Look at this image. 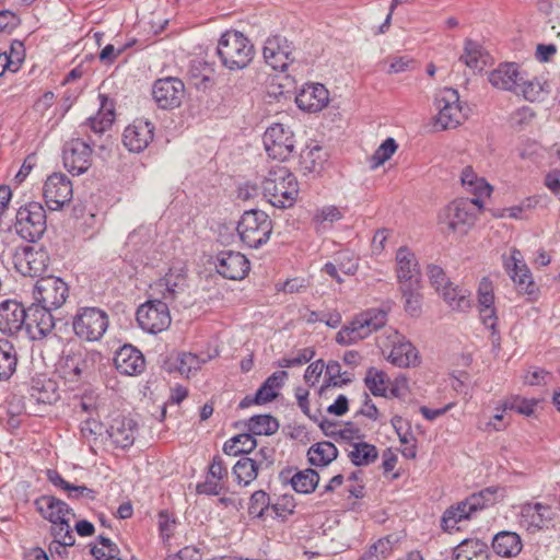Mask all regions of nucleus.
Returning <instances> with one entry per match:
<instances>
[{"mask_svg": "<svg viewBox=\"0 0 560 560\" xmlns=\"http://www.w3.org/2000/svg\"><path fill=\"white\" fill-rule=\"evenodd\" d=\"M295 508L294 499L291 495L284 494L278 499L276 503H272L271 511L280 517H285L288 514H292Z\"/></svg>", "mask_w": 560, "mask_h": 560, "instance_id": "nucleus-64", "label": "nucleus"}, {"mask_svg": "<svg viewBox=\"0 0 560 560\" xmlns=\"http://www.w3.org/2000/svg\"><path fill=\"white\" fill-rule=\"evenodd\" d=\"M324 159L322 156V148L315 145L306 149L301 153L302 167L310 173H318L323 167Z\"/></svg>", "mask_w": 560, "mask_h": 560, "instance_id": "nucleus-52", "label": "nucleus"}, {"mask_svg": "<svg viewBox=\"0 0 560 560\" xmlns=\"http://www.w3.org/2000/svg\"><path fill=\"white\" fill-rule=\"evenodd\" d=\"M396 275L399 285L421 283V271L415 253L401 246L396 253Z\"/></svg>", "mask_w": 560, "mask_h": 560, "instance_id": "nucleus-23", "label": "nucleus"}, {"mask_svg": "<svg viewBox=\"0 0 560 560\" xmlns=\"http://www.w3.org/2000/svg\"><path fill=\"white\" fill-rule=\"evenodd\" d=\"M256 446L257 441L250 433H242L228 440L223 445V452L229 456L247 455L252 453Z\"/></svg>", "mask_w": 560, "mask_h": 560, "instance_id": "nucleus-40", "label": "nucleus"}, {"mask_svg": "<svg viewBox=\"0 0 560 560\" xmlns=\"http://www.w3.org/2000/svg\"><path fill=\"white\" fill-rule=\"evenodd\" d=\"M343 218V212L336 206H324L320 209H317L313 221L317 225V230L326 229L330 226L332 223L341 220Z\"/></svg>", "mask_w": 560, "mask_h": 560, "instance_id": "nucleus-50", "label": "nucleus"}, {"mask_svg": "<svg viewBox=\"0 0 560 560\" xmlns=\"http://www.w3.org/2000/svg\"><path fill=\"white\" fill-rule=\"evenodd\" d=\"M335 261L338 262L340 271L345 275H354L358 270L357 259L348 252L339 253L335 258Z\"/></svg>", "mask_w": 560, "mask_h": 560, "instance_id": "nucleus-63", "label": "nucleus"}, {"mask_svg": "<svg viewBox=\"0 0 560 560\" xmlns=\"http://www.w3.org/2000/svg\"><path fill=\"white\" fill-rule=\"evenodd\" d=\"M491 547L499 557L515 558L523 549V540L515 532L501 530L492 537Z\"/></svg>", "mask_w": 560, "mask_h": 560, "instance_id": "nucleus-31", "label": "nucleus"}, {"mask_svg": "<svg viewBox=\"0 0 560 560\" xmlns=\"http://www.w3.org/2000/svg\"><path fill=\"white\" fill-rule=\"evenodd\" d=\"M264 197L270 205L279 209L291 208L299 195V183L295 175L285 166L275 165L261 182Z\"/></svg>", "mask_w": 560, "mask_h": 560, "instance_id": "nucleus-1", "label": "nucleus"}, {"mask_svg": "<svg viewBox=\"0 0 560 560\" xmlns=\"http://www.w3.org/2000/svg\"><path fill=\"white\" fill-rule=\"evenodd\" d=\"M523 80L516 63L500 65L489 74V82L498 89L518 93L517 85Z\"/></svg>", "mask_w": 560, "mask_h": 560, "instance_id": "nucleus-32", "label": "nucleus"}, {"mask_svg": "<svg viewBox=\"0 0 560 560\" xmlns=\"http://www.w3.org/2000/svg\"><path fill=\"white\" fill-rule=\"evenodd\" d=\"M52 311L37 303H33L27 308L24 329L32 340H42L52 331L55 328Z\"/></svg>", "mask_w": 560, "mask_h": 560, "instance_id": "nucleus-16", "label": "nucleus"}, {"mask_svg": "<svg viewBox=\"0 0 560 560\" xmlns=\"http://www.w3.org/2000/svg\"><path fill=\"white\" fill-rule=\"evenodd\" d=\"M33 298L37 304L58 310L69 298V287L59 277H40L34 287Z\"/></svg>", "mask_w": 560, "mask_h": 560, "instance_id": "nucleus-9", "label": "nucleus"}, {"mask_svg": "<svg viewBox=\"0 0 560 560\" xmlns=\"http://www.w3.org/2000/svg\"><path fill=\"white\" fill-rule=\"evenodd\" d=\"M114 364L120 374L136 375L144 370V357L131 345L120 347L114 357Z\"/></svg>", "mask_w": 560, "mask_h": 560, "instance_id": "nucleus-28", "label": "nucleus"}, {"mask_svg": "<svg viewBox=\"0 0 560 560\" xmlns=\"http://www.w3.org/2000/svg\"><path fill=\"white\" fill-rule=\"evenodd\" d=\"M364 384L374 396L388 397V375L376 368H370L364 377Z\"/></svg>", "mask_w": 560, "mask_h": 560, "instance_id": "nucleus-42", "label": "nucleus"}, {"mask_svg": "<svg viewBox=\"0 0 560 560\" xmlns=\"http://www.w3.org/2000/svg\"><path fill=\"white\" fill-rule=\"evenodd\" d=\"M27 308L15 300L0 303V331L4 335H16L24 329Z\"/></svg>", "mask_w": 560, "mask_h": 560, "instance_id": "nucleus-22", "label": "nucleus"}, {"mask_svg": "<svg viewBox=\"0 0 560 560\" xmlns=\"http://www.w3.org/2000/svg\"><path fill=\"white\" fill-rule=\"evenodd\" d=\"M113 121L114 113L112 110L97 114L95 117H90L79 126V133L85 136V141L96 147V137L101 138L112 127Z\"/></svg>", "mask_w": 560, "mask_h": 560, "instance_id": "nucleus-33", "label": "nucleus"}, {"mask_svg": "<svg viewBox=\"0 0 560 560\" xmlns=\"http://www.w3.org/2000/svg\"><path fill=\"white\" fill-rule=\"evenodd\" d=\"M389 306L369 308L357 315L352 322L337 332L336 341L348 346L369 337L373 331L384 327L387 323Z\"/></svg>", "mask_w": 560, "mask_h": 560, "instance_id": "nucleus-3", "label": "nucleus"}, {"mask_svg": "<svg viewBox=\"0 0 560 560\" xmlns=\"http://www.w3.org/2000/svg\"><path fill=\"white\" fill-rule=\"evenodd\" d=\"M504 267L520 292L526 294H533L535 292L533 277L528 267L523 262L520 250H512L511 256L504 259Z\"/></svg>", "mask_w": 560, "mask_h": 560, "instance_id": "nucleus-26", "label": "nucleus"}, {"mask_svg": "<svg viewBox=\"0 0 560 560\" xmlns=\"http://www.w3.org/2000/svg\"><path fill=\"white\" fill-rule=\"evenodd\" d=\"M389 541L386 539H380L373 544L368 551H365L360 560H383L388 551Z\"/></svg>", "mask_w": 560, "mask_h": 560, "instance_id": "nucleus-61", "label": "nucleus"}, {"mask_svg": "<svg viewBox=\"0 0 560 560\" xmlns=\"http://www.w3.org/2000/svg\"><path fill=\"white\" fill-rule=\"evenodd\" d=\"M387 341L386 347H390V350L386 358L393 365L404 369L419 365L418 350L405 336L392 330Z\"/></svg>", "mask_w": 560, "mask_h": 560, "instance_id": "nucleus-15", "label": "nucleus"}, {"mask_svg": "<svg viewBox=\"0 0 560 560\" xmlns=\"http://www.w3.org/2000/svg\"><path fill=\"white\" fill-rule=\"evenodd\" d=\"M314 357V351L310 348H305L300 350L296 355L291 358H283L279 362V366L281 368H293L301 366L310 362Z\"/></svg>", "mask_w": 560, "mask_h": 560, "instance_id": "nucleus-60", "label": "nucleus"}, {"mask_svg": "<svg viewBox=\"0 0 560 560\" xmlns=\"http://www.w3.org/2000/svg\"><path fill=\"white\" fill-rule=\"evenodd\" d=\"M272 220L261 210L245 211L237 224L241 241L250 248L265 245L272 233Z\"/></svg>", "mask_w": 560, "mask_h": 560, "instance_id": "nucleus-5", "label": "nucleus"}, {"mask_svg": "<svg viewBox=\"0 0 560 560\" xmlns=\"http://www.w3.org/2000/svg\"><path fill=\"white\" fill-rule=\"evenodd\" d=\"M154 125L148 119H136L122 135L126 148L131 152L143 151L153 140Z\"/></svg>", "mask_w": 560, "mask_h": 560, "instance_id": "nucleus-24", "label": "nucleus"}, {"mask_svg": "<svg viewBox=\"0 0 560 560\" xmlns=\"http://www.w3.org/2000/svg\"><path fill=\"white\" fill-rule=\"evenodd\" d=\"M444 301L456 311L464 312L470 307V292L450 282L441 291Z\"/></svg>", "mask_w": 560, "mask_h": 560, "instance_id": "nucleus-41", "label": "nucleus"}, {"mask_svg": "<svg viewBox=\"0 0 560 560\" xmlns=\"http://www.w3.org/2000/svg\"><path fill=\"white\" fill-rule=\"evenodd\" d=\"M224 489V483L221 480L213 479L208 474L206 480L196 486V492L206 495H219Z\"/></svg>", "mask_w": 560, "mask_h": 560, "instance_id": "nucleus-59", "label": "nucleus"}, {"mask_svg": "<svg viewBox=\"0 0 560 560\" xmlns=\"http://www.w3.org/2000/svg\"><path fill=\"white\" fill-rule=\"evenodd\" d=\"M137 433V422L127 417H116L112 420L107 434L113 444L122 450L130 447Z\"/></svg>", "mask_w": 560, "mask_h": 560, "instance_id": "nucleus-30", "label": "nucleus"}, {"mask_svg": "<svg viewBox=\"0 0 560 560\" xmlns=\"http://www.w3.org/2000/svg\"><path fill=\"white\" fill-rule=\"evenodd\" d=\"M217 55L226 69L243 70L253 61L255 47L243 33L229 30L221 35L218 42Z\"/></svg>", "mask_w": 560, "mask_h": 560, "instance_id": "nucleus-2", "label": "nucleus"}, {"mask_svg": "<svg viewBox=\"0 0 560 560\" xmlns=\"http://www.w3.org/2000/svg\"><path fill=\"white\" fill-rule=\"evenodd\" d=\"M45 202L50 210L60 209L72 197V184L62 173H54L46 179L43 188Z\"/></svg>", "mask_w": 560, "mask_h": 560, "instance_id": "nucleus-18", "label": "nucleus"}, {"mask_svg": "<svg viewBox=\"0 0 560 560\" xmlns=\"http://www.w3.org/2000/svg\"><path fill=\"white\" fill-rule=\"evenodd\" d=\"M517 89V94H522L524 98L529 102L538 101L544 94H548L550 92L547 81H541L537 78L528 81H520Z\"/></svg>", "mask_w": 560, "mask_h": 560, "instance_id": "nucleus-48", "label": "nucleus"}, {"mask_svg": "<svg viewBox=\"0 0 560 560\" xmlns=\"http://www.w3.org/2000/svg\"><path fill=\"white\" fill-rule=\"evenodd\" d=\"M428 277L436 291H442L450 283L444 270L436 265L428 266Z\"/></svg>", "mask_w": 560, "mask_h": 560, "instance_id": "nucleus-62", "label": "nucleus"}, {"mask_svg": "<svg viewBox=\"0 0 560 560\" xmlns=\"http://www.w3.org/2000/svg\"><path fill=\"white\" fill-rule=\"evenodd\" d=\"M349 457L355 466H368L374 463L378 457L377 448L366 442H358L352 445L349 451Z\"/></svg>", "mask_w": 560, "mask_h": 560, "instance_id": "nucleus-46", "label": "nucleus"}, {"mask_svg": "<svg viewBox=\"0 0 560 560\" xmlns=\"http://www.w3.org/2000/svg\"><path fill=\"white\" fill-rule=\"evenodd\" d=\"M338 456V450L331 442L323 441L308 448V462L313 466H327Z\"/></svg>", "mask_w": 560, "mask_h": 560, "instance_id": "nucleus-37", "label": "nucleus"}, {"mask_svg": "<svg viewBox=\"0 0 560 560\" xmlns=\"http://www.w3.org/2000/svg\"><path fill=\"white\" fill-rule=\"evenodd\" d=\"M276 451L273 447L262 446L250 457L255 465L261 470L269 469L275 463Z\"/></svg>", "mask_w": 560, "mask_h": 560, "instance_id": "nucleus-58", "label": "nucleus"}, {"mask_svg": "<svg viewBox=\"0 0 560 560\" xmlns=\"http://www.w3.org/2000/svg\"><path fill=\"white\" fill-rule=\"evenodd\" d=\"M279 480L282 485L290 483L298 493L308 494L316 489L319 475L312 468L296 471L293 467H287L279 472Z\"/></svg>", "mask_w": 560, "mask_h": 560, "instance_id": "nucleus-25", "label": "nucleus"}, {"mask_svg": "<svg viewBox=\"0 0 560 560\" xmlns=\"http://www.w3.org/2000/svg\"><path fill=\"white\" fill-rule=\"evenodd\" d=\"M74 335L83 341H98L105 335L109 318L107 313L100 307H79L71 320Z\"/></svg>", "mask_w": 560, "mask_h": 560, "instance_id": "nucleus-4", "label": "nucleus"}, {"mask_svg": "<svg viewBox=\"0 0 560 560\" xmlns=\"http://www.w3.org/2000/svg\"><path fill=\"white\" fill-rule=\"evenodd\" d=\"M497 492L498 488L489 487L478 493H474L467 498L468 505L470 504V509H474L476 512L493 505L497 502Z\"/></svg>", "mask_w": 560, "mask_h": 560, "instance_id": "nucleus-55", "label": "nucleus"}, {"mask_svg": "<svg viewBox=\"0 0 560 560\" xmlns=\"http://www.w3.org/2000/svg\"><path fill=\"white\" fill-rule=\"evenodd\" d=\"M136 317L139 326L150 334L167 329L172 322L168 303L156 298L140 305Z\"/></svg>", "mask_w": 560, "mask_h": 560, "instance_id": "nucleus-10", "label": "nucleus"}, {"mask_svg": "<svg viewBox=\"0 0 560 560\" xmlns=\"http://www.w3.org/2000/svg\"><path fill=\"white\" fill-rule=\"evenodd\" d=\"M260 471L249 456H242L232 468L237 483L245 487L250 485Z\"/></svg>", "mask_w": 560, "mask_h": 560, "instance_id": "nucleus-44", "label": "nucleus"}, {"mask_svg": "<svg viewBox=\"0 0 560 560\" xmlns=\"http://www.w3.org/2000/svg\"><path fill=\"white\" fill-rule=\"evenodd\" d=\"M459 61L464 62L470 69L482 70L486 66V55L483 54L481 45L475 40L466 39L464 54L459 57Z\"/></svg>", "mask_w": 560, "mask_h": 560, "instance_id": "nucleus-43", "label": "nucleus"}, {"mask_svg": "<svg viewBox=\"0 0 560 560\" xmlns=\"http://www.w3.org/2000/svg\"><path fill=\"white\" fill-rule=\"evenodd\" d=\"M16 233L27 242L35 243L46 231V211L39 202H28L19 208L14 224Z\"/></svg>", "mask_w": 560, "mask_h": 560, "instance_id": "nucleus-8", "label": "nucleus"}, {"mask_svg": "<svg viewBox=\"0 0 560 560\" xmlns=\"http://www.w3.org/2000/svg\"><path fill=\"white\" fill-rule=\"evenodd\" d=\"M553 518L555 512L547 504L527 502L521 505L520 524L528 533L548 529L552 526Z\"/></svg>", "mask_w": 560, "mask_h": 560, "instance_id": "nucleus-17", "label": "nucleus"}, {"mask_svg": "<svg viewBox=\"0 0 560 560\" xmlns=\"http://www.w3.org/2000/svg\"><path fill=\"white\" fill-rule=\"evenodd\" d=\"M34 504L39 514L51 524L75 516L73 510L65 501L50 494L40 495L34 501Z\"/></svg>", "mask_w": 560, "mask_h": 560, "instance_id": "nucleus-27", "label": "nucleus"}, {"mask_svg": "<svg viewBox=\"0 0 560 560\" xmlns=\"http://www.w3.org/2000/svg\"><path fill=\"white\" fill-rule=\"evenodd\" d=\"M217 272L230 280H241L249 271V260L240 252L222 250L214 261Z\"/></svg>", "mask_w": 560, "mask_h": 560, "instance_id": "nucleus-20", "label": "nucleus"}, {"mask_svg": "<svg viewBox=\"0 0 560 560\" xmlns=\"http://www.w3.org/2000/svg\"><path fill=\"white\" fill-rule=\"evenodd\" d=\"M435 106L439 112L435 125L441 129L456 128L468 116L469 108L460 104L458 91L452 88H444L436 93Z\"/></svg>", "mask_w": 560, "mask_h": 560, "instance_id": "nucleus-7", "label": "nucleus"}, {"mask_svg": "<svg viewBox=\"0 0 560 560\" xmlns=\"http://www.w3.org/2000/svg\"><path fill=\"white\" fill-rule=\"evenodd\" d=\"M185 94L184 82L176 77H166L154 81L152 96L159 108L179 107Z\"/></svg>", "mask_w": 560, "mask_h": 560, "instance_id": "nucleus-14", "label": "nucleus"}, {"mask_svg": "<svg viewBox=\"0 0 560 560\" xmlns=\"http://www.w3.org/2000/svg\"><path fill=\"white\" fill-rule=\"evenodd\" d=\"M421 283L415 285H399V291L405 300V311L413 317H417L421 313L422 306V294L420 293Z\"/></svg>", "mask_w": 560, "mask_h": 560, "instance_id": "nucleus-45", "label": "nucleus"}, {"mask_svg": "<svg viewBox=\"0 0 560 560\" xmlns=\"http://www.w3.org/2000/svg\"><path fill=\"white\" fill-rule=\"evenodd\" d=\"M92 144L77 138L68 141L62 151V160L66 170L72 175L85 173L92 163Z\"/></svg>", "mask_w": 560, "mask_h": 560, "instance_id": "nucleus-13", "label": "nucleus"}, {"mask_svg": "<svg viewBox=\"0 0 560 560\" xmlns=\"http://www.w3.org/2000/svg\"><path fill=\"white\" fill-rule=\"evenodd\" d=\"M453 560H490L488 545L478 538H467L453 550Z\"/></svg>", "mask_w": 560, "mask_h": 560, "instance_id": "nucleus-34", "label": "nucleus"}, {"mask_svg": "<svg viewBox=\"0 0 560 560\" xmlns=\"http://www.w3.org/2000/svg\"><path fill=\"white\" fill-rule=\"evenodd\" d=\"M295 47L287 37L275 34L267 37L262 48L265 62L273 70L284 72L295 60Z\"/></svg>", "mask_w": 560, "mask_h": 560, "instance_id": "nucleus-12", "label": "nucleus"}, {"mask_svg": "<svg viewBox=\"0 0 560 560\" xmlns=\"http://www.w3.org/2000/svg\"><path fill=\"white\" fill-rule=\"evenodd\" d=\"M397 150V143L393 138H387L371 156V167L376 168L384 164Z\"/></svg>", "mask_w": 560, "mask_h": 560, "instance_id": "nucleus-56", "label": "nucleus"}, {"mask_svg": "<svg viewBox=\"0 0 560 560\" xmlns=\"http://www.w3.org/2000/svg\"><path fill=\"white\" fill-rule=\"evenodd\" d=\"M460 180L467 191L474 194L480 200L482 197H489L492 187L486 182L485 178L479 177L471 166L463 168Z\"/></svg>", "mask_w": 560, "mask_h": 560, "instance_id": "nucleus-36", "label": "nucleus"}, {"mask_svg": "<svg viewBox=\"0 0 560 560\" xmlns=\"http://www.w3.org/2000/svg\"><path fill=\"white\" fill-rule=\"evenodd\" d=\"M342 375H346V372H341V365L337 361H329L326 365L325 372V384L322 386L320 392H324L327 387H341L351 382V378H341Z\"/></svg>", "mask_w": 560, "mask_h": 560, "instance_id": "nucleus-54", "label": "nucleus"}, {"mask_svg": "<svg viewBox=\"0 0 560 560\" xmlns=\"http://www.w3.org/2000/svg\"><path fill=\"white\" fill-rule=\"evenodd\" d=\"M187 287V277L184 268H170L168 272L154 282L151 287L153 294L159 295L158 299L173 303Z\"/></svg>", "mask_w": 560, "mask_h": 560, "instance_id": "nucleus-19", "label": "nucleus"}, {"mask_svg": "<svg viewBox=\"0 0 560 560\" xmlns=\"http://www.w3.org/2000/svg\"><path fill=\"white\" fill-rule=\"evenodd\" d=\"M252 435H271L279 429V422L270 415L253 416L247 423Z\"/></svg>", "mask_w": 560, "mask_h": 560, "instance_id": "nucleus-47", "label": "nucleus"}, {"mask_svg": "<svg viewBox=\"0 0 560 560\" xmlns=\"http://www.w3.org/2000/svg\"><path fill=\"white\" fill-rule=\"evenodd\" d=\"M474 206L481 207L478 198L457 199L444 207L438 217L441 230L445 233H466L474 224Z\"/></svg>", "mask_w": 560, "mask_h": 560, "instance_id": "nucleus-6", "label": "nucleus"}, {"mask_svg": "<svg viewBox=\"0 0 560 560\" xmlns=\"http://www.w3.org/2000/svg\"><path fill=\"white\" fill-rule=\"evenodd\" d=\"M328 90L320 83L306 84L296 95L295 102L299 108L315 113L324 108L328 103Z\"/></svg>", "mask_w": 560, "mask_h": 560, "instance_id": "nucleus-29", "label": "nucleus"}, {"mask_svg": "<svg viewBox=\"0 0 560 560\" xmlns=\"http://www.w3.org/2000/svg\"><path fill=\"white\" fill-rule=\"evenodd\" d=\"M51 535L55 540L61 541V545L73 546L75 544V538L70 526V517L52 524Z\"/></svg>", "mask_w": 560, "mask_h": 560, "instance_id": "nucleus-57", "label": "nucleus"}, {"mask_svg": "<svg viewBox=\"0 0 560 560\" xmlns=\"http://www.w3.org/2000/svg\"><path fill=\"white\" fill-rule=\"evenodd\" d=\"M49 261V254L44 247L26 246L18 258L16 268L23 276L43 277Z\"/></svg>", "mask_w": 560, "mask_h": 560, "instance_id": "nucleus-21", "label": "nucleus"}, {"mask_svg": "<svg viewBox=\"0 0 560 560\" xmlns=\"http://www.w3.org/2000/svg\"><path fill=\"white\" fill-rule=\"evenodd\" d=\"M210 359V355L201 357L191 352H183L177 358V369L182 374H189L199 370Z\"/></svg>", "mask_w": 560, "mask_h": 560, "instance_id": "nucleus-51", "label": "nucleus"}, {"mask_svg": "<svg viewBox=\"0 0 560 560\" xmlns=\"http://www.w3.org/2000/svg\"><path fill=\"white\" fill-rule=\"evenodd\" d=\"M262 141L268 156L282 162L292 155L295 147L293 132L282 124L268 127Z\"/></svg>", "mask_w": 560, "mask_h": 560, "instance_id": "nucleus-11", "label": "nucleus"}, {"mask_svg": "<svg viewBox=\"0 0 560 560\" xmlns=\"http://www.w3.org/2000/svg\"><path fill=\"white\" fill-rule=\"evenodd\" d=\"M28 401L37 405H51L59 399L57 385L51 380H33Z\"/></svg>", "mask_w": 560, "mask_h": 560, "instance_id": "nucleus-35", "label": "nucleus"}, {"mask_svg": "<svg viewBox=\"0 0 560 560\" xmlns=\"http://www.w3.org/2000/svg\"><path fill=\"white\" fill-rule=\"evenodd\" d=\"M97 358H100V353L97 352L77 351V363L74 366L72 388L78 386V384L86 380L93 373Z\"/></svg>", "mask_w": 560, "mask_h": 560, "instance_id": "nucleus-39", "label": "nucleus"}, {"mask_svg": "<svg viewBox=\"0 0 560 560\" xmlns=\"http://www.w3.org/2000/svg\"><path fill=\"white\" fill-rule=\"evenodd\" d=\"M18 353L13 345L0 340V382L9 381L16 371Z\"/></svg>", "mask_w": 560, "mask_h": 560, "instance_id": "nucleus-38", "label": "nucleus"}, {"mask_svg": "<svg viewBox=\"0 0 560 560\" xmlns=\"http://www.w3.org/2000/svg\"><path fill=\"white\" fill-rule=\"evenodd\" d=\"M537 399H527L521 396H511L506 398L502 405V411L513 410L520 415L530 417L535 412V408L538 405Z\"/></svg>", "mask_w": 560, "mask_h": 560, "instance_id": "nucleus-49", "label": "nucleus"}, {"mask_svg": "<svg viewBox=\"0 0 560 560\" xmlns=\"http://www.w3.org/2000/svg\"><path fill=\"white\" fill-rule=\"evenodd\" d=\"M270 498L264 490L255 491L249 499L248 513L254 517H264L266 511L271 510Z\"/></svg>", "mask_w": 560, "mask_h": 560, "instance_id": "nucleus-53", "label": "nucleus"}]
</instances>
